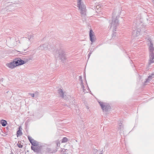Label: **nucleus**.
I'll return each instance as SVG.
<instances>
[{"mask_svg":"<svg viewBox=\"0 0 154 154\" xmlns=\"http://www.w3.org/2000/svg\"><path fill=\"white\" fill-rule=\"evenodd\" d=\"M149 81V78H148V79H146V80L144 82V84H145L146 83L148 82Z\"/></svg>","mask_w":154,"mask_h":154,"instance_id":"24","label":"nucleus"},{"mask_svg":"<svg viewBox=\"0 0 154 154\" xmlns=\"http://www.w3.org/2000/svg\"><path fill=\"white\" fill-rule=\"evenodd\" d=\"M38 92H35V95L36 96L38 95Z\"/></svg>","mask_w":154,"mask_h":154,"instance_id":"28","label":"nucleus"},{"mask_svg":"<svg viewBox=\"0 0 154 154\" xmlns=\"http://www.w3.org/2000/svg\"><path fill=\"white\" fill-rule=\"evenodd\" d=\"M132 34L134 36H137L139 35L140 30L139 29H136L135 28H133Z\"/></svg>","mask_w":154,"mask_h":154,"instance_id":"9","label":"nucleus"},{"mask_svg":"<svg viewBox=\"0 0 154 154\" xmlns=\"http://www.w3.org/2000/svg\"><path fill=\"white\" fill-rule=\"evenodd\" d=\"M0 122L2 125L3 127L5 126L7 124V122L6 120L2 119Z\"/></svg>","mask_w":154,"mask_h":154,"instance_id":"15","label":"nucleus"},{"mask_svg":"<svg viewBox=\"0 0 154 154\" xmlns=\"http://www.w3.org/2000/svg\"><path fill=\"white\" fill-rule=\"evenodd\" d=\"M31 38V37H30V38H29V40H28V42H29V45L30 44V41L29 40Z\"/></svg>","mask_w":154,"mask_h":154,"instance_id":"27","label":"nucleus"},{"mask_svg":"<svg viewBox=\"0 0 154 154\" xmlns=\"http://www.w3.org/2000/svg\"><path fill=\"white\" fill-rule=\"evenodd\" d=\"M153 75H154L153 74H152V75H150L148 77V78H149V79H151L153 77L152 76Z\"/></svg>","mask_w":154,"mask_h":154,"instance_id":"26","label":"nucleus"},{"mask_svg":"<svg viewBox=\"0 0 154 154\" xmlns=\"http://www.w3.org/2000/svg\"><path fill=\"white\" fill-rule=\"evenodd\" d=\"M28 137L32 145L33 146H37L38 145V142L34 140L32 138V137L29 136H28Z\"/></svg>","mask_w":154,"mask_h":154,"instance_id":"6","label":"nucleus"},{"mask_svg":"<svg viewBox=\"0 0 154 154\" xmlns=\"http://www.w3.org/2000/svg\"><path fill=\"white\" fill-rule=\"evenodd\" d=\"M123 130V126L122 123H119V124L118 128V131L119 133H121Z\"/></svg>","mask_w":154,"mask_h":154,"instance_id":"14","label":"nucleus"},{"mask_svg":"<svg viewBox=\"0 0 154 154\" xmlns=\"http://www.w3.org/2000/svg\"><path fill=\"white\" fill-rule=\"evenodd\" d=\"M89 35L90 37V40L91 42V44H92L96 40V38L94 34V32L91 29L90 30Z\"/></svg>","mask_w":154,"mask_h":154,"instance_id":"4","label":"nucleus"},{"mask_svg":"<svg viewBox=\"0 0 154 154\" xmlns=\"http://www.w3.org/2000/svg\"><path fill=\"white\" fill-rule=\"evenodd\" d=\"M119 25V21L117 17L113 19L112 23L111 24L110 28L112 29L113 31H116V27Z\"/></svg>","mask_w":154,"mask_h":154,"instance_id":"2","label":"nucleus"},{"mask_svg":"<svg viewBox=\"0 0 154 154\" xmlns=\"http://www.w3.org/2000/svg\"><path fill=\"white\" fill-rule=\"evenodd\" d=\"M91 54V53H89L88 54V55L89 56H90Z\"/></svg>","mask_w":154,"mask_h":154,"instance_id":"30","label":"nucleus"},{"mask_svg":"<svg viewBox=\"0 0 154 154\" xmlns=\"http://www.w3.org/2000/svg\"><path fill=\"white\" fill-rule=\"evenodd\" d=\"M154 63V53H149V65Z\"/></svg>","mask_w":154,"mask_h":154,"instance_id":"10","label":"nucleus"},{"mask_svg":"<svg viewBox=\"0 0 154 154\" xmlns=\"http://www.w3.org/2000/svg\"><path fill=\"white\" fill-rule=\"evenodd\" d=\"M56 143L57 144V146H59L60 145V142L58 140H57L56 141Z\"/></svg>","mask_w":154,"mask_h":154,"instance_id":"21","label":"nucleus"},{"mask_svg":"<svg viewBox=\"0 0 154 154\" xmlns=\"http://www.w3.org/2000/svg\"><path fill=\"white\" fill-rule=\"evenodd\" d=\"M12 154H13V153L12 152Z\"/></svg>","mask_w":154,"mask_h":154,"instance_id":"34","label":"nucleus"},{"mask_svg":"<svg viewBox=\"0 0 154 154\" xmlns=\"http://www.w3.org/2000/svg\"><path fill=\"white\" fill-rule=\"evenodd\" d=\"M100 106L103 110L107 111L110 109V107L109 105L106 104L102 102H99Z\"/></svg>","mask_w":154,"mask_h":154,"instance_id":"3","label":"nucleus"},{"mask_svg":"<svg viewBox=\"0 0 154 154\" xmlns=\"http://www.w3.org/2000/svg\"><path fill=\"white\" fill-rule=\"evenodd\" d=\"M81 87L83 89V92H85V89H84L85 87L83 85L84 83L82 81V80H81Z\"/></svg>","mask_w":154,"mask_h":154,"instance_id":"19","label":"nucleus"},{"mask_svg":"<svg viewBox=\"0 0 154 154\" xmlns=\"http://www.w3.org/2000/svg\"><path fill=\"white\" fill-rule=\"evenodd\" d=\"M20 127L19 128V130L17 131V137H18L19 136L21 135L22 134L21 131L20 130Z\"/></svg>","mask_w":154,"mask_h":154,"instance_id":"16","label":"nucleus"},{"mask_svg":"<svg viewBox=\"0 0 154 154\" xmlns=\"http://www.w3.org/2000/svg\"><path fill=\"white\" fill-rule=\"evenodd\" d=\"M118 35V33H116V32L114 33L113 34V35H112V38H115L116 37V35L117 36Z\"/></svg>","mask_w":154,"mask_h":154,"instance_id":"20","label":"nucleus"},{"mask_svg":"<svg viewBox=\"0 0 154 154\" xmlns=\"http://www.w3.org/2000/svg\"><path fill=\"white\" fill-rule=\"evenodd\" d=\"M98 7H99V6H96V8H98Z\"/></svg>","mask_w":154,"mask_h":154,"instance_id":"31","label":"nucleus"},{"mask_svg":"<svg viewBox=\"0 0 154 154\" xmlns=\"http://www.w3.org/2000/svg\"><path fill=\"white\" fill-rule=\"evenodd\" d=\"M77 5L79 9L81 11V13L83 16L85 15V6L82 2L81 0H77Z\"/></svg>","mask_w":154,"mask_h":154,"instance_id":"1","label":"nucleus"},{"mask_svg":"<svg viewBox=\"0 0 154 154\" xmlns=\"http://www.w3.org/2000/svg\"><path fill=\"white\" fill-rule=\"evenodd\" d=\"M14 61L17 66L23 65L25 63V62L20 58L15 59Z\"/></svg>","mask_w":154,"mask_h":154,"instance_id":"5","label":"nucleus"},{"mask_svg":"<svg viewBox=\"0 0 154 154\" xmlns=\"http://www.w3.org/2000/svg\"><path fill=\"white\" fill-rule=\"evenodd\" d=\"M68 141L67 138L66 137H64L63 138L62 140V143H65L66 142Z\"/></svg>","mask_w":154,"mask_h":154,"instance_id":"18","label":"nucleus"},{"mask_svg":"<svg viewBox=\"0 0 154 154\" xmlns=\"http://www.w3.org/2000/svg\"><path fill=\"white\" fill-rule=\"evenodd\" d=\"M6 66L8 68L11 69H13L17 66L16 64L15 63L14 60L13 62H10L9 63L6 64Z\"/></svg>","mask_w":154,"mask_h":154,"instance_id":"8","label":"nucleus"},{"mask_svg":"<svg viewBox=\"0 0 154 154\" xmlns=\"http://www.w3.org/2000/svg\"><path fill=\"white\" fill-rule=\"evenodd\" d=\"M149 41L150 45L149 47V53H154V48L153 47V45L152 42L150 41Z\"/></svg>","mask_w":154,"mask_h":154,"instance_id":"13","label":"nucleus"},{"mask_svg":"<svg viewBox=\"0 0 154 154\" xmlns=\"http://www.w3.org/2000/svg\"><path fill=\"white\" fill-rule=\"evenodd\" d=\"M98 152V150L97 149H94V150H93V152L95 154H96Z\"/></svg>","mask_w":154,"mask_h":154,"instance_id":"22","label":"nucleus"},{"mask_svg":"<svg viewBox=\"0 0 154 154\" xmlns=\"http://www.w3.org/2000/svg\"><path fill=\"white\" fill-rule=\"evenodd\" d=\"M57 53V54H58V53L59 54V56L60 57V53Z\"/></svg>","mask_w":154,"mask_h":154,"instance_id":"29","label":"nucleus"},{"mask_svg":"<svg viewBox=\"0 0 154 154\" xmlns=\"http://www.w3.org/2000/svg\"><path fill=\"white\" fill-rule=\"evenodd\" d=\"M31 149L32 150H33L34 152L37 153L40 152L41 151V146L38 145L35 146H31Z\"/></svg>","mask_w":154,"mask_h":154,"instance_id":"7","label":"nucleus"},{"mask_svg":"<svg viewBox=\"0 0 154 154\" xmlns=\"http://www.w3.org/2000/svg\"><path fill=\"white\" fill-rule=\"evenodd\" d=\"M63 150H65V149H63Z\"/></svg>","mask_w":154,"mask_h":154,"instance_id":"32","label":"nucleus"},{"mask_svg":"<svg viewBox=\"0 0 154 154\" xmlns=\"http://www.w3.org/2000/svg\"><path fill=\"white\" fill-rule=\"evenodd\" d=\"M48 46H47V50H51L52 49V46H51L50 44H49L48 43Z\"/></svg>","mask_w":154,"mask_h":154,"instance_id":"17","label":"nucleus"},{"mask_svg":"<svg viewBox=\"0 0 154 154\" xmlns=\"http://www.w3.org/2000/svg\"><path fill=\"white\" fill-rule=\"evenodd\" d=\"M29 94L33 97H34L35 96V94H34L29 93Z\"/></svg>","mask_w":154,"mask_h":154,"instance_id":"25","label":"nucleus"},{"mask_svg":"<svg viewBox=\"0 0 154 154\" xmlns=\"http://www.w3.org/2000/svg\"><path fill=\"white\" fill-rule=\"evenodd\" d=\"M48 43H45L44 44H42V45H41L39 47V49L41 50H47V46H48Z\"/></svg>","mask_w":154,"mask_h":154,"instance_id":"11","label":"nucleus"},{"mask_svg":"<svg viewBox=\"0 0 154 154\" xmlns=\"http://www.w3.org/2000/svg\"><path fill=\"white\" fill-rule=\"evenodd\" d=\"M11 154H12V153H11Z\"/></svg>","mask_w":154,"mask_h":154,"instance_id":"33","label":"nucleus"},{"mask_svg":"<svg viewBox=\"0 0 154 154\" xmlns=\"http://www.w3.org/2000/svg\"><path fill=\"white\" fill-rule=\"evenodd\" d=\"M17 146H18V147L20 148H21L23 147V146L21 144H19V143L17 144Z\"/></svg>","mask_w":154,"mask_h":154,"instance_id":"23","label":"nucleus"},{"mask_svg":"<svg viewBox=\"0 0 154 154\" xmlns=\"http://www.w3.org/2000/svg\"><path fill=\"white\" fill-rule=\"evenodd\" d=\"M58 93L60 97L64 99H66V95L64 94V92L63 91L62 89H59L58 90Z\"/></svg>","mask_w":154,"mask_h":154,"instance_id":"12","label":"nucleus"}]
</instances>
